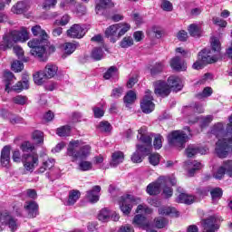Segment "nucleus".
<instances>
[{
    "label": "nucleus",
    "mask_w": 232,
    "mask_h": 232,
    "mask_svg": "<svg viewBox=\"0 0 232 232\" xmlns=\"http://www.w3.org/2000/svg\"><path fill=\"white\" fill-rule=\"evenodd\" d=\"M28 39H30V35L25 27H22L20 30H11L3 36V40L0 43V48L1 50H4V52L13 48L18 59L26 63L28 60L24 59V51L21 46L14 44H17V43H26Z\"/></svg>",
    "instance_id": "obj_1"
},
{
    "label": "nucleus",
    "mask_w": 232,
    "mask_h": 232,
    "mask_svg": "<svg viewBox=\"0 0 232 232\" xmlns=\"http://www.w3.org/2000/svg\"><path fill=\"white\" fill-rule=\"evenodd\" d=\"M220 57V41L213 37L211 39V49L205 48L198 54V61L193 63L194 70H202L205 64H213Z\"/></svg>",
    "instance_id": "obj_2"
},
{
    "label": "nucleus",
    "mask_w": 232,
    "mask_h": 232,
    "mask_svg": "<svg viewBox=\"0 0 232 232\" xmlns=\"http://www.w3.org/2000/svg\"><path fill=\"white\" fill-rule=\"evenodd\" d=\"M31 30L33 35L39 36L38 38L30 40L27 44L29 48H31V54H33L34 57H43V55H44V50L46 46H48V34L40 25H35L32 27Z\"/></svg>",
    "instance_id": "obj_3"
},
{
    "label": "nucleus",
    "mask_w": 232,
    "mask_h": 232,
    "mask_svg": "<svg viewBox=\"0 0 232 232\" xmlns=\"http://www.w3.org/2000/svg\"><path fill=\"white\" fill-rule=\"evenodd\" d=\"M137 139L143 143V145H136V151L131 156L132 162L140 163L142 157L150 155L151 151V136L148 135V129L141 127L138 130Z\"/></svg>",
    "instance_id": "obj_4"
},
{
    "label": "nucleus",
    "mask_w": 232,
    "mask_h": 232,
    "mask_svg": "<svg viewBox=\"0 0 232 232\" xmlns=\"http://www.w3.org/2000/svg\"><path fill=\"white\" fill-rule=\"evenodd\" d=\"M92 147L90 145H83L82 141L76 140H71L67 148V155L71 157L72 161L75 162L78 159L81 160L90 156Z\"/></svg>",
    "instance_id": "obj_5"
},
{
    "label": "nucleus",
    "mask_w": 232,
    "mask_h": 232,
    "mask_svg": "<svg viewBox=\"0 0 232 232\" xmlns=\"http://www.w3.org/2000/svg\"><path fill=\"white\" fill-rule=\"evenodd\" d=\"M188 140H189V137L184 130H173L168 135V142L169 146L177 148L178 150H184Z\"/></svg>",
    "instance_id": "obj_6"
},
{
    "label": "nucleus",
    "mask_w": 232,
    "mask_h": 232,
    "mask_svg": "<svg viewBox=\"0 0 232 232\" xmlns=\"http://www.w3.org/2000/svg\"><path fill=\"white\" fill-rule=\"evenodd\" d=\"M152 211L153 210H151V208H150L146 205H139L136 209V213L141 214H138L134 217L133 224L135 226H138L139 227H142V229H146L150 226V224H148V222L146 221V217H144L143 215H151Z\"/></svg>",
    "instance_id": "obj_7"
},
{
    "label": "nucleus",
    "mask_w": 232,
    "mask_h": 232,
    "mask_svg": "<svg viewBox=\"0 0 232 232\" xmlns=\"http://www.w3.org/2000/svg\"><path fill=\"white\" fill-rule=\"evenodd\" d=\"M139 202H140V198H134L132 195L122 196L120 201L121 211H122L123 215H130L133 206L139 204Z\"/></svg>",
    "instance_id": "obj_8"
},
{
    "label": "nucleus",
    "mask_w": 232,
    "mask_h": 232,
    "mask_svg": "<svg viewBox=\"0 0 232 232\" xmlns=\"http://www.w3.org/2000/svg\"><path fill=\"white\" fill-rule=\"evenodd\" d=\"M23 164L26 171L34 172V169L39 166V154L37 152L23 154Z\"/></svg>",
    "instance_id": "obj_9"
},
{
    "label": "nucleus",
    "mask_w": 232,
    "mask_h": 232,
    "mask_svg": "<svg viewBox=\"0 0 232 232\" xmlns=\"http://www.w3.org/2000/svg\"><path fill=\"white\" fill-rule=\"evenodd\" d=\"M217 139H218V140L216 143V154L219 159H226L230 151H232V148L227 144L226 138L217 137Z\"/></svg>",
    "instance_id": "obj_10"
},
{
    "label": "nucleus",
    "mask_w": 232,
    "mask_h": 232,
    "mask_svg": "<svg viewBox=\"0 0 232 232\" xmlns=\"http://www.w3.org/2000/svg\"><path fill=\"white\" fill-rule=\"evenodd\" d=\"M203 232H217L220 229V218L211 216L201 220Z\"/></svg>",
    "instance_id": "obj_11"
},
{
    "label": "nucleus",
    "mask_w": 232,
    "mask_h": 232,
    "mask_svg": "<svg viewBox=\"0 0 232 232\" xmlns=\"http://www.w3.org/2000/svg\"><path fill=\"white\" fill-rule=\"evenodd\" d=\"M140 109L143 113H151L155 110V103H153V96L150 90L145 92V96L140 102Z\"/></svg>",
    "instance_id": "obj_12"
},
{
    "label": "nucleus",
    "mask_w": 232,
    "mask_h": 232,
    "mask_svg": "<svg viewBox=\"0 0 232 232\" xmlns=\"http://www.w3.org/2000/svg\"><path fill=\"white\" fill-rule=\"evenodd\" d=\"M67 37L71 39H82L86 35V31L84 25L81 24H72L69 30L66 32Z\"/></svg>",
    "instance_id": "obj_13"
},
{
    "label": "nucleus",
    "mask_w": 232,
    "mask_h": 232,
    "mask_svg": "<svg viewBox=\"0 0 232 232\" xmlns=\"http://www.w3.org/2000/svg\"><path fill=\"white\" fill-rule=\"evenodd\" d=\"M225 175H227L228 177H232V160H225L223 162V165L217 170L216 173H214V178H216L218 180H221V179L224 178Z\"/></svg>",
    "instance_id": "obj_14"
},
{
    "label": "nucleus",
    "mask_w": 232,
    "mask_h": 232,
    "mask_svg": "<svg viewBox=\"0 0 232 232\" xmlns=\"http://www.w3.org/2000/svg\"><path fill=\"white\" fill-rule=\"evenodd\" d=\"M154 93L160 97H168L171 93V89H169L168 82L158 81L154 83Z\"/></svg>",
    "instance_id": "obj_15"
},
{
    "label": "nucleus",
    "mask_w": 232,
    "mask_h": 232,
    "mask_svg": "<svg viewBox=\"0 0 232 232\" xmlns=\"http://www.w3.org/2000/svg\"><path fill=\"white\" fill-rule=\"evenodd\" d=\"M0 222L4 226H8L13 232L17 230V219L14 218V217L10 216L7 212H4L0 215Z\"/></svg>",
    "instance_id": "obj_16"
},
{
    "label": "nucleus",
    "mask_w": 232,
    "mask_h": 232,
    "mask_svg": "<svg viewBox=\"0 0 232 232\" xmlns=\"http://www.w3.org/2000/svg\"><path fill=\"white\" fill-rule=\"evenodd\" d=\"M24 209H25L29 218H35L39 215V205L35 201H25Z\"/></svg>",
    "instance_id": "obj_17"
},
{
    "label": "nucleus",
    "mask_w": 232,
    "mask_h": 232,
    "mask_svg": "<svg viewBox=\"0 0 232 232\" xmlns=\"http://www.w3.org/2000/svg\"><path fill=\"white\" fill-rule=\"evenodd\" d=\"M120 24H112L106 28L105 37L111 41V43H117L119 41V27Z\"/></svg>",
    "instance_id": "obj_18"
},
{
    "label": "nucleus",
    "mask_w": 232,
    "mask_h": 232,
    "mask_svg": "<svg viewBox=\"0 0 232 232\" xmlns=\"http://www.w3.org/2000/svg\"><path fill=\"white\" fill-rule=\"evenodd\" d=\"M86 198L91 202V204L99 202V198H101V186L96 185L92 187L91 190L87 191Z\"/></svg>",
    "instance_id": "obj_19"
},
{
    "label": "nucleus",
    "mask_w": 232,
    "mask_h": 232,
    "mask_svg": "<svg viewBox=\"0 0 232 232\" xmlns=\"http://www.w3.org/2000/svg\"><path fill=\"white\" fill-rule=\"evenodd\" d=\"M95 4V12L98 15H103L104 12H106V8L113 6L111 0H96Z\"/></svg>",
    "instance_id": "obj_20"
},
{
    "label": "nucleus",
    "mask_w": 232,
    "mask_h": 232,
    "mask_svg": "<svg viewBox=\"0 0 232 232\" xmlns=\"http://www.w3.org/2000/svg\"><path fill=\"white\" fill-rule=\"evenodd\" d=\"M170 67L172 70H175V72H186L188 68L184 60H181L179 56H175L170 60Z\"/></svg>",
    "instance_id": "obj_21"
},
{
    "label": "nucleus",
    "mask_w": 232,
    "mask_h": 232,
    "mask_svg": "<svg viewBox=\"0 0 232 232\" xmlns=\"http://www.w3.org/2000/svg\"><path fill=\"white\" fill-rule=\"evenodd\" d=\"M178 191L180 194L176 198V202H179V204H187V205H190L195 202V197L182 192L183 191L182 188L179 187Z\"/></svg>",
    "instance_id": "obj_22"
},
{
    "label": "nucleus",
    "mask_w": 232,
    "mask_h": 232,
    "mask_svg": "<svg viewBox=\"0 0 232 232\" xmlns=\"http://www.w3.org/2000/svg\"><path fill=\"white\" fill-rule=\"evenodd\" d=\"M186 166H187V170H188V177H193L198 169H202L203 165L202 163L193 160V161H186Z\"/></svg>",
    "instance_id": "obj_23"
},
{
    "label": "nucleus",
    "mask_w": 232,
    "mask_h": 232,
    "mask_svg": "<svg viewBox=\"0 0 232 232\" xmlns=\"http://www.w3.org/2000/svg\"><path fill=\"white\" fill-rule=\"evenodd\" d=\"M163 184L160 181V178L158 179L157 181L152 182L147 186L146 191L148 195L155 196L160 193V188H162Z\"/></svg>",
    "instance_id": "obj_24"
},
{
    "label": "nucleus",
    "mask_w": 232,
    "mask_h": 232,
    "mask_svg": "<svg viewBox=\"0 0 232 232\" xmlns=\"http://www.w3.org/2000/svg\"><path fill=\"white\" fill-rule=\"evenodd\" d=\"M168 86L169 90L174 92H180L182 90V80L179 76H170L168 78Z\"/></svg>",
    "instance_id": "obj_25"
},
{
    "label": "nucleus",
    "mask_w": 232,
    "mask_h": 232,
    "mask_svg": "<svg viewBox=\"0 0 232 232\" xmlns=\"http://www.w3.org/2000/svg\"><path fill=\"white\" fill-rule=\"evenodd\" d=\"M12 147L6 145L2 149L1 151V164L3 168H8L10 166V150Z\"/></svg>",
    "instance_id": "obj_26"
},
{
    "label": "nucleus",
    "mask_w": 232,
    "mask_h": 232,
    "mask_svg": "<svg viewBox=\"0 0 232 232\" xmlns=\"http://www.w3.org/2000/svg\"><path fill=\"white\" fill-rule=\"evenodd\" d=\"M198 153H199L200 155H206V153H208V149H200L195 145H190L186 149V155L187 157H188V159H191V157H195V155H197Z\"/></svg>",
    "instance_id": "obj_27"
},
{
    "label": "nucleus",
    "mask_w": 232,
    "mask_h": 232,
    "mask_svg": "<svg viewBox=\"0 0 232 232\" xmlns=\"http://www.w3.org/2000/svg\"><path fill=\"white\" fill-rule=\"evenodd\" d=\"M122 162H124V152L121 150L113 152L110 162L111 167L117 168L119 164H122Z\"/></svg>",
    "instance_id": "obj_28"
},
{
    "label": "nucleus",
    "mask_w": 232,
    "mask_h": 232,
    "mask_svg": "<svg viewBox=\"0 0 232 232\" xmlns=\"http://www.w3.org/2000/svg\"><path fill=\"white\" fill-rule=\"evenodd\" d=\"M28 10V2L26 1H21L16 3L13 7H12V13L13 14H24Z\"/></svg>",
    "instance_id": "obj_29"
},
{
    "label": "nucleus",
    "mask_w": 232,
    "mask_h": 232,
    "mask_svg": "<svg viewBox=\"0 0 232 232\" xmlns=\"http://www.w3.org/2000/svg\"><path fill=\"white\" fill-rule=\"evenodd\" d=\"M53 166H55V160L52 158L44 160L42 165L38 169V173H44V171H48V169H52Z\"/></svg>",
    "instance_id": "obj_30"
},
{
    "label": "nucleus",
    "mask_w": 232,
    "mask_h": 232,
    "mask_svg": "<svg viewBox=\"0 0 232 232\" xmlns=\"http://www.w3.org/2000/svg\"><path fill=\"white\" fill-rule=\"evenodd\" d=\"M57 65L53 63H48L45 66L44 73L45 74L46 79H52V77H55L57 75Z\"/></svg>",
    "instance_id": "obj_31"
},
{
    "label": "nucleus",
    "mask_w": 232,
    "mask_h": 232,
    "mask_svg": "<svg viewBox=\"0 0 232 232\" xmlns=\"http://www.w3.org/2000/svg\"><path fill=\"white\" fill-rule=\"evenodd\" d=\"M213 121V116L208 115L206 117H198L195 121H189V124H195V122H200L201 128H206V126H209L210 122Z\"/></svg>",
    "instance_id": "obj_32"
},
{
    "label": "nucleus",
    "mask_w": 232,
    "mask_h": 232,
    "mask_svg": "<svg viewBox=\"0 0 232 232\" xmlns=\"http://www.w3.org/2000/svg\"><path fill=\"white\" fill-rule=\"evenodd\" d=\"M79 198H81V192L79 190H71L69 192L68 200L65 202V206H73Z\"/></svg>",
    "instance_id": "obj_33"
},
{
    "label": "nucleus",
    "mask_w": 232,
    "mask_h": 232,
    "mask_svg": "<svg viewBox=\"0 0 232 232\" xmlns=\"http://www.w3.org/2000/svg\"><path fill=\"white\" fill-rule=\"evenodd\" d=\"M103 78L106 80L112 79L113 81H117V79H119V69L115 66H111L104 73Z\"/></svg>",
    "instance_id": "obj_34"
},
{
    "label": "nucleus",
    "mask_w": 232,
    "mask_h": 232,
    "mask_svg": "<svg viewBox=\"0 0 232 232\" xmlns=\"http://www.w3.org/2000/svg\"><path fill=\"white\" fill-rule=\"evenodd\" d=\"M136 100L137 94L133 91H129L123 98L124 104L127 108H130Z\"/></svg>",
    "instance_id": "obj_35"
},
{
    "label": "nucleus",
    "mask_w": 232,
    "mask_h": 232,
    "mask_svg": "<svg viewBox=\"0 0 232 232\" xmlns=\"http://www.w3.org/2000/svg\"><path fill=\"white\" fill-rule=\"evenodd\" d=\"M20 150L23 155H24V153H36L35 146L30 141H24L20 146Z\"/></svg>",
    "instance_id": "obj_36"
},
{
    "label": "nucleus",
    "mask_w": 232,
    "mask_h": 232,
    "mask_svg": "<svg viewBox=\"0 0 232 232\" xmlns=\"http://www.w3.org/2000/svg\"><path fill=\"white\" fill-rule=\"evenodd\" d=\"M4 81L5 82V90H8L10 86H12V83L14 81H15V76L14 73L10 71H5L4 72Z\"/></svg>",
    "instance_id": "obj_37"
},
{
    "label": "nucleus",
    "mask_w": 232,
    "mask_h": 232,
    "mask_svg": "<svg viewBox=\"0 0 232 232\" xmlns=\"http://www.w3.org/2000/svg\"><path fill=\"white\" fill-rule=\"evenodd\" d=\"M159 214L165 216L172 215V217H179V211H177V208L171 207H163L159 208Z\"/></svg>",
    "instance_id": "obj_38"
},
{
    "label": "nucleus",
    "mask_w": 232,
    "mask_h": 232,
    "mask_svg": "<svg viewBox=\"0 0 232 232\" xmlns=\"http://www.w3.org/2000/svg\"><path fill=\"white\" fill-rule=\"evenodd\" d=\"M111 218V211L108 208H102L98 214V220L101 222H109Z\"/></svg>",
    "instance_id": "obj_39"
},
{
    "label": "nucleus",
    "mask_w": 232,
    "mask_h": 232,
    "mask_svg": "<svg viewBox=\"0 0 232 232\" xmlns=\"http://www.w3.org/2000/svg\"><path fill=\"white\" fill-rule=\"evenodd\" d=\"M75 0H62L60 7L63 8V10H72L75 12Z\"/></svg>",
    "instance_id": "obj_40"
},
{
    "label": "nucleus",
    "mask_w": 232,
    "mask_h": 232,
    "mask_svg": "<svg viewBox=\"0 0 232 232\" xmlns=\"http://www.w3.org/2000/svg\"><path fill=\"white\" fill-rule=\"evenodd\" d=\"M91 57L93 61H101L104 58V51L101 47H95L92 51Z\"/></svg>",
    "instance_id": "obj_41"
},
{
    "label": "nucleus",
    "mask_w": 232,
    "mask_h": 232,
    "mask_svg": "<svg viewBox=\"0 0 232 232\" xmlns=\"http://www.w3.org/2000/svg\"><path fill=\"white\" fill-rule=\"evenodd\" d=\"M188 34L191 37H200L202 31L200 30V26L197 24H192L188 25Z\"/></svg>",
    "instance_id": "obj_42"
},
{
    "label": "nucleus",
    "mask_w": 232,
    "mask_h": 232,
    "mask_svg": "<svg viewBox=\"0 0 232 232\" xmlns=\"http://www.w3.org/2000/svg\"><path fill=\"white\" fill-rule=\"evenodd\" d=\"M77 46H79V44L77 43H65L63 44V52L66 55H72V53L77 50Z\"/></svg>",
    "instance_id": "obj_43"
},
{
    "label": "nucleus",
    "mask_w": 232,
    "mask_h": 232,
    "mask_svg": "<svg viewBox=\"0 0 232 232\" xmlns=\"http://www.w3.org/2000/svg\"><path fill=\"white\" fill-rule=\"evenodd\" d=\"M56 133L59 137H69L72 133V128L70 125H64L56 130Z\"/></svg>",
    "instance_id": "obj_44"
},
{
    "label": "nucleus",
    "mask_w": 232,
    "mask_h": 232,
    "mask_svg": "<svg viewBox=\"0 0 232 232\" xmlns=\"http://www.w3.org/2000/svg\"><path fill=\"white\" fill-rule=\"evenodd\" d=\"M185 111L187 113H189L192 111V113H204V107L199 103H195L192 106L187 107L185 109Z\"/></svg>",
    "instance_id": "obj_45"
},
{
    "label": "nucleus",
    "mask_w": 232,
    "mask_h": 232,
    "mask_svg": "<svg viewBox=\"0 0 232 232\" xmlns=\"http://www.w3.org/2000/svg\"><path fill=\"white\" fill-rule=\"evenodd\" d=\"M210 195L212 197V202L217 204L220 198H222V188H216L210 191Z\"/></svg>",
    "instance_id": "obj_46"
},
{
    "label": "nucleus",
    "mask_w": 232,
    "mask_h": 232,
    "mask_svg": "<svg viewBox=\"0 0 232 232\" xmlns=\"http://www.w3.org/2000/svg\"><path fill=\"white\" fill-rule=\"evenodd\" d=\"M160 182L161 184H170V186H175L177 184V179L175 177H169V176H160Z\"/></svg>",
    "instance_id": "obj_47"
},
{
    "label": "nucleus",
    "mask_w": 232,
    "mask_h": 232,
    "mask_svg": "<svg viewBox=\"0 0 232 232\" xmlns=\"http://www.w3.org/2000/svg\"><path fill=\"white\" fill-rule=\"evenodd\" d=\"M46 52L49 53H53V52H55V46L51 45L48 40H47V45L45 46L44 53L43 54V56L42 57L34 56V57H37V59L41 61H46Z\"/></svg>",
    "instance_id": "obj_48"
},
{
    "label": "nucleus",
    "mask_w": 232,
    "mask_h": 232,
    "mask_svg": "<svg viewBox=\"0 0 232 232\" xmlns=\"http://www.w3.org/2000/svg\"><path fill=\"white\" fill-rule=\"evenodd\" d=\"M155 226L158 229H162L168 226V219L162 217L154 219Z\"/></svg>",
    "instance_id": "obj_49"
},
{
    "label": "nucleus",
    "mask_w": 232,
    "mask_h": 232,
    "mask_svg": "<svg viewBox=\"0 0 232 232\" xmlns=\"http://www.w3.org/2000/svg\"><path fill=\"white\" fill-rule=\"evenodd\" d=\"M13 102L19 106H24V104H28V98L26 96L17 95L13 98Z\"/></svg>",
    "instance_id": "obj_50"
},
{
    "label": "nucleus",
    "mask_w": 232,
    "mask_h": 232,
    "mask_svg": "<svg viewBox=\"0 0 232 232\" xmlns=\"http://www.w3.org/2000/svg\"><path fill=\"white\" fill-rule=\"evenodd\" d=\"M33 77L35 84L41 85L44 82V79H46V74H44V72H38L34 73Z\"/></svg>",
    "instance_id": "obj_51"
},
{
    "label": "nucleus",
    "mask_w": 232,
    "mask_h": 232,
    "mask_svg": "<svg viewBox=\"0 0 232 232\" xmlns=\"http://www.w3.org/2000/svg\"><path fill=\"white\" fill-rule=\"evenodd\" d=\"M30 83L27 79H24L23 82H18L14 86L15 92H21L22 90H28Z\"/></svg>",
    "instance_id": "obj_52"
},
{
    "label": "nucleus",
    "mask_w": 232,
    "mask_h": 232,
    "mask_svg": "<svg viewBox=\"0 0 232 232\" xmlns=\"http://www.w3.org/2000/svg\"><path fill=\"white\" fill-rule=\"evenodd\" d=\"M119 24V30H118V35L119 39L122 37L131 28V26L129 24Z\"/></svg>",
    "instance_id": "obj_53"
},
{
    "label": "nucleus",
    "mask_w": 232,
    "mask_h": 232,
    "mask_svg": "<svg viewBox=\"0 0 232 232\" xmlns=\"http://www.w3.org/2000/svg\"><path fill=\"white\" fill-rule=\"evenodd\" d=\"M164 70V63H157L150 70V73L152 76H155L160 73Z\"/></svg>",
    "instance_id": "obj_54"
},
{
    "label": "nucleus",
    "mask_w": 232,
    "mask_h": 232,
    "mask_svg": "<svg viewBox=\"0 0 232 232\" xmlns=\"http://www.w3.org/2000/svg\"><path fill=\"white\" fill-rule=\"evenodd\" d=\"M122 93H124V87H116L112 89L111 97L113 99H119L122 97Z\"/></svg>",
    "instance_id": "obj_55"
},
{
    "label": "nucleus",
    "mask_w": 232,
    "mask_h": 232,
    "mask_svg": "<svg viewBox=\"0 0 232 232\" xmlns=\"http://www.w3.org/2000/svg\"><path fill=\"white\" fill-rule=\"evenodd\" d=\"M120 46L121 48H130V46H133V38H131L130 36L124 37L121 40Z\"/></svg>",
    "instance_id": "obj_56"
},
{
    "label": "nucleus",
    "mask_w": 232,
    "mask_h": 232,
    "mask_svg": "<svg viewBox=\"0 0 232 232\" xmlns=\"http://www.w3.org/2000/svg\"><path fill=\"white\" fill-rule=\"evenodd\" d=\"M213 95V89L211 87H206L202 92H199L197 97L198 99H204L206 97H211Z\"/></svg>",
    "instance_id": "obj_57"
},
{
    "label": "nucleus",
    "mask_w": 232,
    "mask_h": 232,
    "mask_svg": "<svg viewBox=\"0 0 232 232\" xmlns=\"http://www.w3.org/2000/svg\"><path fill=\"white\" fill-rule=\"evenodd\" d=\"M98 128L104 133H109V131H111V124H110L108 121H101Z\"/></svg>",
    "instance_id": "obj_58"
},
{
    "label": "nucleus",
    "mask_w": 232,
    "mask_h": 232,
    "mask_svg": "<svg viewBox=\"0 0 232 232\" xmlns=\"http://www.w3.org/2000/svg\"><path fill=\"white\" fill-rule=\"evenodd\" d=\"M92 166V162L82 160L79 163V169H81V171H90Z\"/></svg>",
    "instance_id": "obj_59"
},
{
    "label": "nucleus",
    "mask_w": 232,
    "mask_h": 232,
    "mask_svg": "<svg viewBox=\"0 0 232 232\" xmlns=\"http://www.w3.org/2000/svg\"><path fill=\"white\" fill-rule=\"evenodd\" d=\"M149 162L152 166H159L160 162V155L159 154H150L149 157Z\"/></svg>",
    "instance_id": "obj_60"
},
{
    "label": "nucleus",
    "mask_w": 232,
    "mask_h": 232,
    "mask_svg": "<svg viewBox=\"0 0 232 232\" xmlns=\"http://www.w3.org/2000/svg\"><path fill=\"white\" fill-rule=\"evenodd\" d=\"M44 134L41 130H35L33 133V139L37 142V144H41L44 140Z\"/></svg>",
    "instance_id": "obj_61"
},
{
    "label": "nucleus",
    "mask_w": 232,
    "mask_h": 232,
    "mask_svg": "<svg viewBox=\"0 0 232 232\" xmlns=\"http://www.w3.org/2000/svg\"><path fill=\"white\" fill-rule=\"evenodd\" d=\"M24 67V65L23 64V63H21V61H14L11 68L13 70V72H22L23 68Z\"/></svg>",
    "instance_id": "obj_62"
},
{
    "label": "nucleus",
    "mask_w": 232,
    "mask_h": 232,
    "mask_svg": "<svg viewBox=\"0 0 232 232\" xmlns=\"http://www.w3.org/2000/svg\"><path fill=\"white\" fill-rule=\"evenodd\" d=\"M57 5V0H45L43 4L44 10H50Z\"/></svg>",
    "instance_id": "obj_63"
},
{
    "label": "nucleus",
    "mask_w": 232,
    "mask_h": 232,
    "mask_svg": "<svg viewBox=\"0 0 232 232\" xmlns=\"http://www.w3.org/2000/svg\"><path fill=\"white\" fill-rule=\"evenodd\" d=\"M13 160L14 162H23V154L19 150H15L13 152Z\"/></svg>",
    "instance_id": "obj_64"
}]
</instances>
